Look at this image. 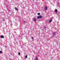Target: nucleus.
I'll return each instance as SVG.
<instances>
[{
    "mask_svg": "<svg viewBox=\"0 0 60 60\" xmlns=\"http://www.w3.org/2000/svg\"><path fill=\"white\" fill-rule=\"evenodd\" d=\"M38 15H40V13H38Z\"/></svg>",
    "mask_w": 60,
    "mask_h": 60,
    "instance_id": "nucleus-12",
    "label": "nucleus"
},
{
    "mask_svg": "<svg viewBox=\"0 0 60 60\" xmlns=\"http://www.w3.org/2000/svg\"><path fill=\"white\" fill-rule=\"evenodd\" d=\"M47 7H45V10H47Z\"/></svg>",
    "mask_w": 60,
    "mask_h": 60,
    "instance_id": "nucleus-4",
    "label": "nucleus"
},
{
    "mask_svg": "<svg viewBox=\"0 0 60 60\" xmlns=\"http://www.w3.org/2000/svg\"><path fill=\"white\" fill-rule=\"evenodd\" d=\"M35 60H38V58H37V57H36Z\"/></svg>",
    "mask_w": 60,
    "mask_h": 60,
    "instance_id": "nucleus-5",
    "label": "nucleus"
},
{
    "mask_svg": "<svg viewBox=\"0 0 60 60\" xmlns=\"http://www.w3.org/2000/svg\"><path fill=\"white\" fill-rule=\"evenodd\" d=\"M53 34L54 35H55L56 34L54 32L53 33Z\"/></svg>",
    "mask_w": 60,
    "mask_h": 60,
    "instance_id": "nucleus-8",
    "label": "nucleus"
},
{
    "mask_svg": "<svg viewBox=\"0 0 60 60\" xmlns=\"http://www.w3.org/2000/svg\"><path fill=\"white\" fill-rule=\"evenodd\" d=\"M15 9L16 10H17V11H18V8H15Z\"/></svg>",
    "mask_w": 60,
    "mask_h": 60,
    "instance_id": "nucleus-6",
    "label": "nucleus"
},
{
    "mask_svg": "<svg viewBox=\"0 0 60 60\" xmlns=\"http://www.w3.org/2000/svg\"><path fill=\"white\" fill-rule=\"evenodd\" d=\"M44 29H46V27H44Z\"/></svg>",
    "mask_w": 60,
    "mask_h": 60,
    "instance_id": "nucleus-15",
    "label": "nucleus"
},
{
    "mask_svg": "<svg viewBox=\"0 0 60 60\" xmlns=\"http://www.w3.org/2000/svg\"><path fill=\"white\" fill-rule=\"evenodd\" d=\"M33 20L34 22H36V19L35 18H34L33 19Z\"/></svg>",
    "mask_w": 60,
    "mask_h": 60,
    "instance_id": "nucleus-2",
    "label": "nucleus"
},
{
    "mask_svg": "<svg viewBox=\"0 0 60 60\" xmlns=\"http://www.w3.org/2000/svg\"><path fill=\"white\" fill-rule=\"evenodd\" d=\"M0 37L1 38H4V36L3 35H1L0 36Z\"/></svg>",
    "mask_w": 60,
    "mask_h": 60,
    "instance_id": "nucleus-3",
    "label": "nucleus"
},
{
    "mask_svg": "<svg viewBox=\"0 0 60 60\" xmlns=\"http://www.w3.org/2000/svg\"><path fill=\"white\" fill-rule=\"evenodd\" d=\"M42 18V16H39L37 17V19H40V18Z\"/></svg>",
    "mask_w": 60,
    "mask_h": 60,
    "instance_id": "nucleus-1",
    "label": "nucleus"
},
{
    "mask_svg": "<svg viewBox=\"0 0 60 60\" xmlns=\"http://www.w3.org/2000/svg\"><path fill=\"white\" fill-rule=\"evenodd\" d=\"M25 58H27V55H26L25 56Z\"/></svg>",
    "mask_w": 60,
    "mask_h": 60,
    "instance_id": "nucleus-9",
    "label": "nucleus"
},
{
    "mask_svg": "<svg viewBox=\"0 0 60 60\" xmlns=\"http://www.w3.org/2000/svg\"><path fill=\"white\" fill-rule=\"evenodd\" d=\"M52 21V20H50L49 21V22H51Z\"/></svg>",
    "mask_w": 60,
    "mask_h": 60,
    "instance_id": "nucleus-10",
    "label": "nucleus"
},
{
    "mask_svg": "<svg viewBox=\"0 0 60 60\" xmlns=\"http://www.w3.org/2000/svg\"><path fill=\"white\" fill-rule=\"evenodd\" d=\"M55 11L56 12H57V9L55 10Z\"/></svg>",
    "mask_w": 60,
    "mask_h": 60,
    "instance_id": "nucleus-7",
    "label": "nucleus"
},
{
    "mask_svg": "<svg viewBox=\"0 0 60 60\" xmlns=\"http://www.w3.org/2000/svg\"><path fill=\"white\" fill-rule=\"evenodd\" d=\"M19 55H20V52H19Z\"/></svg>",
    "mask_w": 60,
    "mask_h": 60,
    "instance_id": "nucleus-13",
    "label": "nucleus"
},
{
    "mask_svg": "<svg viewBox=\"0 0 60 60\" xmlns=\"http://www.w3.org/2000/svg\"><path fill=\"white\" fill-rule=\"evenodd\" d=\"M3 20H4V19H3Z\"/></svg>",
    "mask_w": 60,
    "mask_h": 60,
    "instance_id": "nucleus-16",
    "label": "nucleus"
},
{
    "mask_svg": "<svg viewBox=\"0 0 60 60\" xmlns=\"http://www.w3.org/2000/svg\"><path fill=\"white\" fill-rule=\"evenodd\" d=\"M0 53H2V52L1 51H0Z\"/></svg>",
    "mask_w": 60,
    "mask_h": 60,
    "instance_id": "nucleus-11",
    "label": "nucleus"
},
{
    "mask_svg": "<svg viewBox=\"0 0 60 60\" xmlns=\"http://www.w3.org/2000/svg\"><path fill=\"white\" fill-rule=\"evenodd\" d=\"M31 38L32 39H33L34 38L33 37H32Z\"/></svg>",
    "mask_w": 60,
    "mask_h": 60,
    "instance_id": "nucleus-14",
    "label": "nucleus"
}]
</instances>
